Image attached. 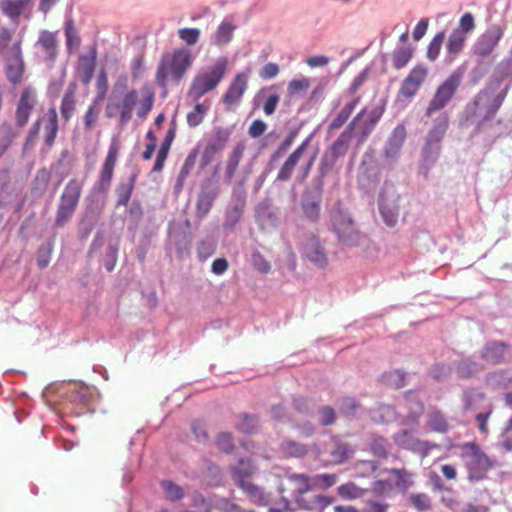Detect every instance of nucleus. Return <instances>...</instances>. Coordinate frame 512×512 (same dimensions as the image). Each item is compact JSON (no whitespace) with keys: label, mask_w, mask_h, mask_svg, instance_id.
<instances>
[{"label":"nucleus","mask_w":512,"mask_h":512,"mask_svg":"<svg viewBox=\"0 0 512 512\" xmlns=\"http://www.w3.org/2000/svg\"><path fill=\"white\" fill-rule=\"evenodd\" d=\"M330 221L334 233L342 232L344 227H350L354 224L351 215L340 204H337L331 210Z\"/></svg>","instance_id":"obj_31"},{"label":"nucleus","mask_w":512,"mask_h":512,"mask_svg":"<svg viewBox=\"0 0 512 512\" xmlns=\"http://www.w3.org/2000/svg\"><path fill=\"white\" fill-rule=\"evenodd\" d=\"M235 28L231 22H221L212 38V42L217 46L227 45L233 37Z\"/></svg>","instance_id":"obj_40"},{"label":"nucleus","mask_w":512,"mask_h":512,"mask_svg":"<svg viewBox=\"0 0 512 512\" xmlns=\"http://www.w3.org/2000/svg\"><path fill=\"white\" fill-rule=\"evenodd\" d=\"M82 188L83 181L77 179L69 180L60 196L58 205L76 210L81 197Z\"/></svg>","instance_id":"obj_23"},{"label":"nucleus","mask_w":512,"mask_h":512,"mask_svg":"<svg viewBox=\"0 0 512 512\" xmlns=\"http://www.w3.org/2000/svg\"><path fill=\"white\" fill-rule=\"evenodd\" d=\"M232 134L230 128L215 126L213 128L212 136L208 139L207 144L203 150L201 163L202 166L209 164L216 154L220 153L228 143Z\"/></svg>","instance_id":"obj_10"},{"label":"nucleus","mask_w":512,"mask_h":512,"mask_svg":"<svg viewBox=\"0 0 512 512\" xmlns=\"http://www.w3.org/2000/svg\"><path fill=\"white\" fill-rule=\"evenodd\" d=\"M412 57V51L404 46H398L392 54L393 66L399 70L405 67Z\"/></svg>","instance_id":"obj_54"},{"label":"nucleus","mask_w":512,"mask_h":512,"mask_svg":"<svg viewBox=\"0 0 512 512\" xmlns=\"http://www.w3.org/2000/svg\"><path fill=\"white\" fill-rule=\"evenodd\" d=\"M76 107L74 92L68 90L65 92L60 105V113L62 118L68 121L74 114Z\"/></svg>","instance_id":"obj_53"},{"label":"nucleus","mask_w":512,"mask_h":512,"mask_svg":"<svg viewBox=\"0 0 512 512\" xmlns=\"http://www.w3.org/2000/svg\"><path fill=\"white\" fill-rule=\"evenodd\" d=\"M481 370L480 365L471 359L461 360L456 367L457 375L460 378H469Z\"/></svg>","instance_id":"obj_55"},{"label":"nucleus","mask_w":512,"mask_h":512,"mask_svg":"<svg viewBox=\"0 0 512 512\" xmlns=\"http://www.w3.org/2000/svg\"><path fill=\"white\" fill-rule=\"evenodd\" d=\"M404 139V128L401 126L396 127L385 144L384 154L387 159L394 160L398 156Z\"/></svg>","instance_id":"obj_27"},{"label":"nucleus","mask_w":512,"mask_h":512,"mask_svg":"<svg viewBox=\"0 0 512 512\" xmlns=\"http://www.w3.org/2000/svg\"><path fill=\"white\" fill-rule=\"evenodd\" d=\"M216 249V241L212 238H206L199 242L197 246L198 258L205 261L212 256Z\"/></svg>","instance_id":"obj_62"},{"label":"nucleus","mask_w":512,"mask_h":512,"mask_svg":"<svg viewBox=\"0 0 512 512\" xmlns=\"http://www.w3.org/2000/svg\"><path fill=\"white\" fill-rule=\"evenodd\" d=\"M330 221L334 233L342 232L344 227H350L354 224L351 215L340 204H337L331 210Z\"/></svg>","instance_id":"obj_32"},{"label":"nucleus","mask_w":512,"mask_h":512,"mask_svg":"<svg viewBox=\"0 0 512 512\" xmlns=\"http://www.w3.org/2000/svg\"><path fill=\"white\" fill-rule=\"evenodd\" d=\"M448 128V117L445 114L440 115L434 121L433 127L428 132L426 140L433 143H441Z\"/></svg>","instance_id":"obj_39"},{"label":"nucleus","mask_w":512,"mask_h":512,"mask_svg":"<svg viewBox=\"0 0 512 512\" xmlns=\"http://www.w3.org/2000/svg\"><path fill=\"white\" fill-rule=\"evenodd\" d=\"M65 37H66V46L68 51L72 52L80 46L81 39L78 34L76 27L74 26L73 20H67L65 22Z\"/></svg>","instance_id":"obj_49"},{"label":"nucleus","mask_w":512,"mask_h":512,"mask_svg":"<svg viewBox=\"0 0 512 512\" xmlns=\"http://www.w3.org/2000/svg\"><path fill=\"white\" fill-rule=\"evenodd\" d=\"M34 104L35 97L33 93L28 89L23 91L16 110V122L19 127H23L27 124Z\"/></svg>","instance_id":"obj_25"},{"label":"nucleus","mask_w":512,"mask_h":512,"mask_svg":"<svg viewBox=\"0 0 512 512\" xmlns=\"http://www.w3.org/2000/svg\"><path fill=\"white\" fill-rule=\"evenodd\" d=\"M53 245L51 243H46L39 247L37 251V265L40 269L46 268L51 260Z\"/></svg>","instance_id":"obj_63"},{"label":"nucleus","mask_w":512,"mask_h":512,"mask_svg":"<svg viewBox=\"0 0 512 512\" xmlns=\"http://www.w3.org/2000/svg\"><path fill=\"white\" fill-rule=\"evenodd\" d=\"M461 80V73L455 71L450 74V76L437 87L426 108L425 115L430 117L434 112L444 109L455 95L461 84Z\"/></svg>","instance_id":"obj_6"},{"label":"nucleus","mask_w":512,"mask_h":512,"mask_svg":"<svg viewBox=\"0 0 512 512\" xmlns=\"http://www.w3.org/2000/svg\"><path fill=\"white\" fill-rule=\"evenodd\" d=\"M353 454V450L346 443L337 442L334 448L330 451L333 462L343 463L348 460Z\"/></svg>","instance_id":"obj_57"},{"label":"nucleus","mask_w":512,"mask_h":512,"mask_svg":"<svg viewBox=\"0 0 512 512\" xmlns=\"http://www.w3.org/2000/svg\"><path fill=\"white\" fill-rule=\"evenodd\" d=\"M394 442L403 449L417 452L426 456L435 447L427 441L420 440L411 431L402 429L393 436Z\"/></svg>","instance_id":"obj_15"},{"label":"nucleus","mask_w":512,"mask_h":512,"mask_svg":"<svg viewBox=\"0 0 512 512\" xmlns=\"http://www.w3.org/2000/svg\"><path fill=\"white\" fill-rule=\"evenodd\" d=\"M286 481L291 486V496L294 497L296 503L307 510L313 509L314 506L305 504L303 495L313 490L311 476L304 473H291L286 477Z\"/></svg>","instance_id":"obj_13"},{"label":"nucleus","mask_w":512,"mask_h":512,"mask_svg":"<svg viewBox=\"0 0 512 512\" xmlns=\"http://www.w3.org/2000/svg\"><path fill=\"white\" fill-rule=\"evenodd\" d=\"M310 87V81L307 78L293 79L289 82L287 93L290 97L302 96Z\"/></svg>","instance_id":"obj_61"},{"label":"nucleus","mask_w":512,"mask_h":512,"mask_svg":"<svg viewBox=\"0 0 512 512\" xmlns=\"http://www.w3.org/2000/svg\"><path fill=\"white\" fill-rule=\"evenodd\" d=\"M301 208L304 216L311 222H316L320 216V199L316 196L304 195Z\"/></svg>","instance_id":"obj_37"},{"label":"nucleus","mask_w":512,"mask_h":512,"mask_svg":"<svg viewBox=\"0 0 512 512\" xmlns=\"http://www.w3.org/2000/svg\"><path fill=\"white\" fill-rule=\"evenodd\" d=\"M404 405L408 410L406 414V423H417L424 411V404L420 399L419 393L414 390L406 392L404 395Z\"/></svg>","instance_id":"obj_24"},{"label":"nucleus","mask_w":512,"mask_h":512,"mask_svg":"<svg viewBox=\"0 0 512 512\" xmlns=\"http://www.w3.org/2000/svg\"><path fill=\"white\" fill-rule=\"evenodd\" d=\"M97 59L96 45L89 47L87 54L80 55L77 71L80 75L81 82L85 85L89 84L93 78Z\"/></svg>","instance_id":"obj_22"},{"label":"nucleus","mask_w":512,"mask_h":512,"mask_svg":"<svg viewBox=\"0 0 512 512\" xmlns=\"http://www.w3.org/2000/svg\"><path fill=\"white\" fill-rule=\"evenodd\" d=\"M207 111L208 108L205 105L197 103L193 110L187 114V124L189 127L195 128L199 126L203 122Z\"/></svg>","instance_id":"obj_58"},{"label":"nucleus","mask_w":512,"mask_h":512,"mask_svg":"<svg viewBox=\"0 0 512 512\" xmlns=\"http://www.w3.org/2000/svg\"><path fill=\"white\" fill-rule=\"evenodd\" d=\"M400 196L393 187H385L379 196V212L388 227H395L400 215Z\"/></svg>","instance_id":"obj_7"},{"label":"nucleus","mask_w":512,"mask_h":512,"mask_svg":"<svg viewBox=\"0 0 512 512\" xmlns=\"http://www.w3.org/2000/svg\"><path fill=\"white\" fill-rule=\"evenodd\" d=\"M161 487L164 491L165 497L172 502L179 501L183 498L184 492L182 487L175 484L171 480H163L161 482Z\"/></svg>","instance_id":"obj_56"},{"label":"nucleus","mask_w":512,"mask_h":512,"mask_svg":"<svg viewBox=\"0 0 512 512\" xmlns=\"http://www.w3.org/2000/svg\"><path fill=\"white\" fill-rule=\"evenodd\" d=\"M118 154L119 146L115 141H113L109 146L108 153L102 165V169L97 182L98 188L101 191H106L111 184Z\"/></svg>","instance_id":"obj_18"},{"label":"nucleus","mask_w":512,"mask_h":512,"mask_svg":"<svg viewBox=\"0 0 512 512\" xmlns=\"http://www.w3.org/2000/svg\"><path fill=\"white\" fill-rule=\"evenodd\" d=\"M169 244L174 246L179 258H184L189 253L191 237L184 231H170Z\"/></svg>","instance_id":"obj_33"},{"label":"nucleus","mask_w":512,"mask_h":512,"mask_svg":"<svg viewBox=\"0 0 512 512\" xmlns=\"http://www.w3.org/2000/svg\"><path fill=\"white\" fill-rule=\"evenodd\" d=\"M427 77V69L423 66L414 67L404 78L399 89V96L413 98Z\"/></svg>","instance_id":"obj_16"},{"label":"nucleus","mask_w":512,"mask_h":512,"mask_svg":"<svg viewBox=\"0 0 512 512\" xmlns=\"http://www.w3.org/2000/svg\"><path fill=\"white\" fill-rule=\"evenodd\" d=\"M139 102V93L135 89H131L124 93L123 97L119 100L116 98V104L119 110V124L121 126L127 125L132 117L133 111Z\"/></svg>","instance_id":"obj_20"},{"label":"nucleus","mask_w":512,"mask_h":512,"mask_svg":"<svg viewBox=\"0 0 512 512\" xmlns=\"http://www.w3.org/2000/svg\"><path fill=\"white\" fill-rule=\"evenodd\" d=\"M47 123L45 125V144L51 146L58 132V118L55 109H49L47 112Z\"/></svg>","instance_id":"obj_47"},{"label":"nucleus","mask_w":512,"mask_h":512,"mask_svg":"<svg viewBox=\"0 0 512 512\" xmlns=\"http://www.w3.org/2000/svg\"><path fill=\"white\" fill-rule=\"evenodd\" d=\"M162 59L168 65L171 76L175 81H179L192 64L191 53L184 48L175 50L172 55L167 54Z\"/></svg>","instance_id":"obj_14"},{"label":"nucleus","mask_w":512,"mask_h":512,"mask_svg":"<svg viewBox=\"0 0 512 512\" xmlns=\"http://www.w3.org/2000/svg\"><path fill=\"white\" fill-rule=\"evenodd\" d=\"M467 36L463 35L462 31H455L453 30L451 34L448 37V41L446 44V49L448 52V55L451 58H454L456 55H458L463 47L464 43L466 41Z\"/></svg>","instance_id":"obj_45"},{"label":"nucleus","mask_w":512,"mask_h":512,"mask_svg":"<svg viewBox=\"0 0 512 512\" xmlns=\"http://www.w3.org/2000/svg\"><path fill=\"white\" fill-rule=\"evenodd\" d=\"M37 45L41 46L45 53V60L54 62L57 58V41L55 34L48 31L42 30L40 32Z\"/></svg>","instance_id":"obj_29"},{"label":"nucleus","mask_w":512,"mask_h":512,"mask_svg":"<svg viewBox=\"0 0 512 512\" xmlns=\"http://www.w3.org/2000/svg\"><path fill=\"white\" fill-rule=\"evenodd\" d=\"M301 253L308 261L318 268L328 265V255L324 243L318 235L309 233L301 244Z\"/></svg>","instance_id":"obj_8"},{"label":"nucleus","mask_w":512,"mask_h":512,"mask_svg":"<svg viewBox=\"0 0 512 512\" xmlns=\"http://www.w3.org/2000/svg\"><path fill=\"white\" fill-rule=\"evenodd\" d=\"M245 151V145L242 142L237 143L232 152L229 155L226 165L225 177L227 182H231L234 177V174L238 168V165L243 157Z\"/></svg>","instance_id":"obj_36"},{"label":"nucleus","mask_w":512,"mask_h":512,"mask_svg":"<svg viewBox=\"0 0 512 512\" xmlns=\"http://www.w3.org/2000/svg\"><path fill=\"white\" fill-rule=\"evenodd\" d=\"M196 160H197V151L193 150L192 152H190L188 154V156L186 157V159L181 167L180 173H179V175L177 177V181H176V186H175L176 190L182 189L185 179L187 178V176L190 174V172L195 167Z\"/></svg>","instance_id":"obj_48"},{"label":"nucleus","mask_w":512,"mask_h":512,"mask_svg":"<svg viewBox=\"0 0 512 512\" xmlns=\"http://www.w3.org/2000/svg\"><path fill=\"white\" fill-rule=\"evenodd\" d=\"M372 454L378 459H387L389 455V443L383 437H375L370 444Z\"/></svg>","instance_id":"obj_59"},{"label":"nucleus","mask_w":512,"mask_h":512,"mask_svg":"<svg viewBox=\"0 0 512 512\" xmlns=\"http://www.w3.org/2000/svg\"><path fill=\"white\" fill-rule=\"evenodd\" d=\"M407 374L399 369L386 372L382 375V382L394 388H402L406 385Z\"/></svg>","instance_id":"obj_52"},{"label":"nucleus","mask_w":512,"mask_h":512,"mask_svg":"<svg viewBox=\"0 0 512 512\" xmlns=\"http://www.w3.org/2000/svg\"><path fill=\"white\" fill-rule=\"evenodd\" d=\"M382 112L383 111L379 108H373L371 110L364 109L357 114L347 127H351V134L355 131L359 142H363L381 118Z\"/></svg>","instance_id":"obj_9"},{"label":"nucleus","mask_w":512,"mask_h":512,"mask_svg":"<svg viewBox=\"0 0 512 512\" xmlns=\"http://www.w3.org/2000/svg\"><path fill=\"white\" fill-rule=\"evenodd\" d=\"M31 4L32 0H1L0 9L17 25L19 23V17Z\"/></svg>","instance_id":"obj_26"},{"label":"nucleus","mask_w":512,"mask_h":512,"mask_svg":"<svg viewBox=\"0 0 512 512\" xmlns=\"http://www.w3.org/2000/svg\"><path fill=\"white\" fill-rule=\"evenodd\" d=\"M235 427L244 434H253L258 431L259 418L254 414H241Z\"/></svg>","instance_id":"obj_46"},{"label":"nucleus","mask_w":512,"mask_h":512,"mask_svg":"<svg viewBox=\"0 0 512 512\" xmlns=\"http://www.w3.org/2000/svg\"><path fill=\"white\" fill-rule=\"evenodd\" d=\"M248 87V73L241 72L236 74L226 93L223 95L222 101L226 105L239 104L242 96Z\"/></svg>","instance_id":"obj_21"},{"label":"nucleus","mask_w":512,"mask_h":512,"mask_svg":"<svg viewBox=\"0 0 512 512\" xmlns=\"http://www.w3.org/2000/svg\"><path fill=\"white\" fill-rule=\"evenodd\" d=\"M339 242L346 246L355 247L362 243L364 236L352 224L350 227H344L342 232H336Z\"/></svg>","instance_id":"obj_38"},{"label":"nucleus","mask_w":512,"mask_h":512,"mask_svg":"<svg viewBox=\"0 0 512 512\" xmlns=\"http://www.w3.org/2000/svg\"><path fill=\"white\" fill-rule=\"evenodd\" d=\"M427 427L438 433H447L451 426L446 418V416L437 409H433L427 414Z\"/></svg>","instance_id":"obj_35"},{"label":"nucleus","mask_w":512,"mask_h":512,"mask_svg":"<svg viewBox=\"0 0 512 512\" xmlns=\"http://www.w3.org/2000/svg\"><path fill=\"white\" fill-rule=\"evenodd\" d=\"M501 85V79L491 81L485 88L480 90L473 99L471 106L474 109L478 107H483L486 110L482 120L478 123V125L475 128V133H477L480 130L482 124L485 121L490 120L497 113V111L503 104L507 96L509 85H506L503 88H501Z\"/></svg>","instance_id":"obj_1"},{"label":"nucleus","mask_w":512,"mask_h":512,"mask_svg":"<svg viewBox=\"0 0 512 512\" xmlns=\"http://www.w3.org/2000/svg\"><path fill=\"white\" fill-rule=\"evenodd\" d=\"M218 194V183L212 178H207L201 183L196 203V214L198 218L202 219L209 213Z\"/></svg>","instance_id":"obj_12"},{"label":"nucleus","mask_w":512,"mask_h":512,"mask_svg":"<svg viewBox=\"0 0 512 512\" xmlns=\"http://www.w3.org/2000/svg\"><path fill=\"white\" fill-rule=\"evenodd\" d=\"M351 127H346L338 138L327 148L319 163L317 186L323 185V179L334 169L337 161L344 157L351 142Z\"/></svg>","instance_id":"obj_3"},{"label":"nucleus","mask_w":512,"mask_h":512,"mask_svg":"<svg viewBox=\"0 0 512 512\" xmlns=\"http://www.w3.org/2000/svg\"><path fill=\"white\" fill-rule=\"evenodd\" d=\"M441 145L425 140L422 150V165L429 170L437 161Z\"/></svg>","instance_id":"obj_42"},{"label":"nucleus","mask_w":512,"mask_h":512,"mask_svg":"<svg viewBox=\"0 0 512 512\" xmlns=\"http://www.w3.org/2000/svg\"><path fill=\"white\" fill-rule=\"evenodd\" d=\"M226 66V58L221 57L209 71L196 75L189 89V96L195 100H199L204 94L213 90L222 80Z\"/></svg>","instance_id":"obj_4"},{"label":"nucleus","mask_w":512,"mask_h":512,"mask_svg":"<svg viewBox=\"0 0 512 512\" xmlns=\"http://www.w3.org/2000/svg\"><path fill=\"white\" fill-rule=\"evenodd\" d=\"M118 154L119 146L115 141H113L109 146L108 153L102 165V169L97 182L98 188L101 191H106L111 184Z\"/></svg>","instance_id":"obj_19"},{"label":"nucleus","mask_w":512,"mask_h":512,"mask_svg":"<svg viewBox=\"0 0 512 512\" xmlns=\"http://www.w3.org/2000/svg\"><path fill=\"white\" fill-rule=\"evenodd\" d=\"M135 181L136 175H131L127 181L119 183L116 188V194L118 197L117 207L128 205L134 189Z\"/></svg>","instance_id":"obj_41"},{"label":"nucleus","mask_w":512,"mask_h":512,"mask_svg":"<svg viewBox=\"0 0 512 512\" xmlns=\"http://www.w3.org/2000/svg\"><path fill=\"white\" fill-rule=\"evenodd\" d=\"M312 478V485L314 488H320V489H327L332 487L336 484L338 481V476L336 474H329V473H323V474H316L314 476H311Z\"/></svg>","instance_id":"obj_60"},{"label":"nucleus","mask_w":512,"mask_h":512,"mask_svg":"<svg viewBox=\"0 0 512 512\" xmlns=\"http://www.w3.org/2000/svg\"><path fill=\"white\" fill-rule=\"evenodd\" d=\"M201 31L198 28H181L178 30L179 38L187 45H195L200 38Z\"/></svg>","instance_id":"obj_64"},{"label":"nucleus","mask_w":512,"mask_h":512,"mask_svg":"<svg viewBox=\"0 0 512 512\" xmlns=\"http://www.w3.org/2000/svg\"><path fill=\"white\" fill-rule=\"evenodd\" d=\"M506 29L507 21L504 18L499 22L490 23L473 44V54L481 58L490 56L502 39Z\"/></svg>","instance_id":"obj_5"},{"label":"nucleus","mask_w":512,"mask_h":512,"mask_svg":"<svg viewBox=\"0 0 512 512\" xmlns=\"http://www.w3.org/2000/svg\"><path fill=\"white\" fill-rule=\"evenodd\" d=\"M461 457L468 471L467 478L470 482L485 479L488 471L495 465V460L491 459L474 442H468L462 446Z\"/></svg>","instance_id":"obj_2"},{"label":"nucleus","mask_w":512,"mask_h":512,"mask_svg":"<svg viewBox=\"0 0 512 512\" xmlns=\"http://www.w3.org/2000/svg\"><path fill=\"white\" fill-rule=\"evenodd\" d=\"M21 42L19 39L15 41L11 49L4 55H1L6 62V76L12 83H17L21 80L24 73V60L21 50Z\"/></svg>","instance_id":"obj_11"},{"label":"nucleus","mask_w":512,"mask_h":512,"mask_svg":"<svg viewBox=\"0 0 512 512\" xmlns=\"http://www.w3.org/2000/svg\"><path fill=\"white\" fill-rule=\"evenodd\" d=\"M360 98L356 97L348 102L336 115V117L330 122L329 130H337L349 119Z\"/></svg>","instance_id":"obj_43"},{"label":"nucleus","mask_w":512,"mask_h":512,"mask_svg":"<svg viewBox=\"0 0 512 512\" xmlns=\"http://www.w3.org/2000/svg\"><path fill=\"white\" fill-rule=\"evenodd\" d=\"M506 345L503 342L493 341L487 343L481 352V358L492 364H499L504 360Z\"/></svg>","instance_id":"obj_30"},{"label":"nucleus","mask_w":512,"mask_h":512,"mask_svg":"<svg viewBox=\"0 0 512 512\" xmlns=\"http://www.w3.org/2000/svg\"><path fill=\"white\" fill-rule=\"evenodd\" d=\"M253 472L254 466L248 458L239 459L238 464L231 469L232 478L237 486L249 481L248 478Z\"/></svg>","instance_id":"obj_34"},{"label":"nucleus","mask_w":512,"mask_h":512,"mask_svg":"<svg viewBox=\"0 0 512 512\" xmlns=\"http://www.w3.org/2000/svg\"><path fill=\"white\" fill-rule=\"evenodd\" d=\"M245 206V196L243 194H234L231 205L226 210L224 226L234 227L240 220Z\"/></svg>","instance_id":"obj_28"},{"label":"nucleus","mask_w":512,"mask_h":512,"mask_svg":"<svg viewBox=\"0 0 512 512\" xmlns=\"http://www.w3.org/2000/svg\"><path fill=\"white\" fill-rule=\"evenodd\" d=\"M298 135L297 129H291L280 143L276 151L271 155L270 162L273 163L286 154Z\"/></svg>","instance_id":"obj_50"},{"label":"nucleus","mask_w":512,"mask_h":512,"mask_svg":"<svg viewBox=\"0 0 512 512\" xmlns=\"http://www.w3.org/2000/svg\"><path fill=\"white\" fill-rule=\"evenodd\" d=\"M312 135L308 136L284 161L280 167L276 180L287 182L291 179L295 168L297 167L303 153L311 142Z\"/></svg>","instance_id":"obj_17"},{"label":"nucleus","mask_w":512,"mask_h":512,"mask_svg":"<svg viewBox=\"0 0 512 512\" xmlns=\"http://www.w3.org/2000/svg\"><path fill=\"white\" fill-rule=\"evenodd\" d=\"M247 497L255 504L258 505H265L267 503V496L264 492V490L255 485L254 483L247 481L241 485H239Z\"/></svg>","instance_id":"obj_44"},{"label":"nucleus","mask_w":512,"mask_h":512,"mask_svg":"<svg viewBox=\"0 0 512 512\" xmlns=\"http://www.w3.org/2000/svg\"><path fill=\"white\" fill-rule=\"evenodd\" d=\"M281 451L289 457H303L307 454L308 449L307 446L293 441V440H285L281 444Z\"/></svg>","instance_id":"obj_51"}]
</instances>
